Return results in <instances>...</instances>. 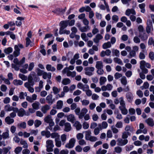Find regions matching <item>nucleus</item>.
<instances>
[{
	"instance_id": "obj_1",
	"label": "nucleus",
	"mask_w": 154,
	"mask_h": 154,
	"mask_svg": "<svg viewBox=\"0 0 154 154\" xmlns=\"http://www.w3.org/2000/svg\"><path fill=\"white\" fill-rule=\"evenodd\" d=\"M34 83L32 79H29L28 82L24 84L25 87L28 89L29 91L31 93H33L34 91V89L33 88Z\"/></svg>"
},
{
	"instance_id": "obj_2",
	"label": "nucleus",
	"mask_w": 154,
	"mask_h": 154,
	"mask_svg": "<svg viewBox=\"0 0 154 154\" xmlns=\"http://www.w3.org/2000/svg\"><path fill=\"white\" fill-rule=\"evenodd\" d=\"M54 146L53 141L51 140H48L46 141V150L48 152L53 151Z\"/></svg>"
},
{
	"instance_id": "obj_3",
	"label": "nucleus",
	"mask_w": 154,
	"mask_h": 154,
	"mask_svg": "<svg viewBox=\"0 0 154 154\" xmlns=\"http://www.w3.org/2000/svg\"><path fill=\"white\" fill-rule=\"evenodd\" d=\"M94 68L93 67H87L84 68L85 74L89 76H91L93 74V72L94 70Z\"/></svg>"
},
{
	"instance_id": "obj_4",
	"label": "nucleus",
	"mask_w": 154,
	"mask_h": 154,
	"mask_svg": "<svg viewBox=\"0 0 154 154\" xmlns=\"http://www.w3.org/2000/svg\"><path fill=\"white\" fill-rule=\"evenodd\" d=\"M75 141L76 140L75 138H71L69 140V143H66L65 145V147L69 149L73 148L75 145Z\"/></svg>"
},
{
	"instance_id": "obj_5",
	"label": "nucleus",
	"mask_w": 154,
	"mask_h": 154,
	"mask_svg": "<svg viewBox=\"0 0 154 154\" xmlns=\"http://www.w3.org/2000/svg\"><path fill=\"white\" fill-rule=\"evenodd\" d=\"M44 121L45 122L49 123V126H53L54 123L51 118V116L50 115H48L44 119Z\"/></svg>"
},
{
	"instance_id": "obj_6",
	"label": "nucleus",
	"mask_w": 154,
	"mask_h": 154,
	"mask_svg": "<svg viewBox=\"0 0 154 154\" xmlns=\"http://www.w3.org/2000/svg\"><path fill=\"white\" fill-rule=\"evenodd\" d=\"M118 145L120 146H123L126 144L128 141L127 139H123L122 138H119L117 140Z\"/></svg>"
},
{
	"instance_id": "obj_7",
	"label": "nucleus",
	"mask_w": 154,
	"mask_h": 154,
	"mask_svg": "<svg viewBox=\"0 0 154 154\" xmlns=\"http://www.w3.org/2000/svg\"><path fill=\"white\" fill-rule=\"evenodd\" d=\"M139 37L140 38L141 41H146L148 38V35L145 32L139 33Z\"/></svg>"
},
{
	"instance_id": "obj_8",
	"label": "nucleus",
	"mask_w": 154,
	"mask_h": 154,
	"mask_svg": "<svg viewBox=\"0 0 154 154\" xmlns=\"http://www.w3.org/2000/svg\"><path fill=\"white\" fill-rule=\"evenodd\" d=\"M88 109L85 108L82 109L79 114V118L82 119L83 118L84 116H85L86 113L88 112Z\"/></svg>"
},
{
	"instance_id": "obj_9",
	"label": "nucleus",
	"mask_w": 154,
	"mask_h": 154,
	"mask_svg": "<svg viewBox=\"0 0 154 154\" xmlns=\"http://www.w3.org/2000/svg\"><path fill=\"white\" fill-rule=\"evenodd\" d=\"M111 52L109 49H107L105 51H102L100 54L101 57H103L105 55L109 56L110 55Z\"/></svg>"
},
{
	"instance_id": "obj_10",
	"label": "nucleus",
	"mask_w": 154,
	"mask_h": 154,
	"mask_svg": "<svg viewBox=\"0 0 154 154\" xmlns=\"http://www.w3.org/2000/svg\"><path fill=\"white\" fill-rule=\"evenodd\" d=\"M14 51L13 52V55L15 57H16L18 56L20 54V49L18 47V46L17 45H16L14 46Z\"/></svg>"
},
{
	"instance_id": "obj_11",
	"label": "nucleus",
	"mask_w": 154,
	"mask_h": 154,
	"mask_svg": "<svg viewBox=\"0 0 154 154\" xmlns=\"http://www.w3.org/2000/svg\"><path fill=\"white\" fill-rule=\"evenodd\" d=\"M24 114L27 116L29 115V113L26 114L25 111L23 108L20 109L17 113L18 116L20 117H23Z\"/></svg>"
},
{
	"instance_id": "obj_12",
	"label": "nucleus",
	"mask_w": 154,
	"mask_h": 154,
	"mask_svg": "<svg viewBox=\"0 0 154 154\" xmlns=\"http://www.w3.org/2000/svg\"><path fill=\"white\" fill-rule=\"evenodd\" d=\"M136 15V13L135 11L133 9H128L125 11V14L127 16H129L130 14Z\"/></svg>"
},
{
	"instance_id": "obj_13",
	"label": "nucleus",
	"mask_w": 154,
	"mask_h": 154,
	"mask_svg": "<svg viewBox=\"0 0 154 154\" xmlns=\"http://www.w3.org/2000/svg\"><path fill=\"white\" fill-rule=\"evenodd\" d=\"M145 122L150 126L152 127L154 125V121L151 118H148L145 120Z\"/></svg>"
},
{
	"instance_id": "obj_14",
	"label": "nucleus",
	"mask_w": 154,
	"mask_h": 154,
	"mask_svg": "<svg viewBox=\"0 0 154 154\" xmlns=\"http://www.w3.org/2000/svg\"><path fill=\"white\" fill-rule=\"evenodd\" d=\"M103 38V36L100 34H97L95 36V37L93 39V41L94 42L96 43H98L100 40L102 39Z\"/></svg>"
},
{
	"instance_id": "obj_15",
	"label": "nucleus",
	"mask_w": 154,
	"mask_h": 154,
	"mask_svg": "<svg viewBox=\"0 0 154 154\" xmlns=\"http://www.w3.org/2000/svg\"><path fill=\"white\" fill-rule=\"evenodd\" d=\"M66 118L68 121L72 123H74L75 120L74 116L72 114H70L67 116Z\"/></svg>"
},
{
	"instance_id": "obj_16",
	"label": "nucleus",
	"mask_w": 154,
	"mask_h": 154,
	"mask_svg": "<svg viewBox=\"0 0 154 154\" xmlns=\"http://www.w3.org/2000/svg\"><path fill=\"white\" fill-rule=\"evenodd\" d=\"M69 20H63L60 22V27L63 29L65 28L68 24Z\"/></svg>"
},
{
	"instance_id": "obj_17",
	"label": "nucleus",
	"mask_w": 154,
	"mask_h": 154,
	"mask_svg": "<svg viewBox=\"0 0 154 154\" xmlns=\"http://www.w3.org/2000/svg\"><path fill=\"white\" fill-rule=\"evenodd\" d=\"M6 123L8 125H11L14 122V120L13 119H11L10 117L7 116L5 119Z\"/></svg>"
},
{
	"instance_id": "obj_18",
	"label": "nucleus",
	"mask_w": 154,
	"mask_h": 154,
	"mask_svg": "<svg viewBox=\"0 0 154 154\" xmlns=\"http://www.w3.org/2000/svg\"><path fill=\"white\" fill-rule=\"evenodd\" d=\"M98 126V127L95 128L94 130V134L96 135H98L100 133V131L102 130L101 125L99 124Z\"/></svg>"
},
{
	"instance_id": "obj_19",
	"label": "nucleus",
	"mask_w": 154,
	"mask_h": 154,
	"mask_svg": "<svg viewBox=\"0 0 154 154\" xmlns=\"http://www.w3.org/2000/svg\"><path fill=\"white\" fill-rule=\"evenodd\" d=\"M50 109V106L48 105H46L42 106L41 108V111L44 113H45L47 112Z\"/></svg>"
},
{
	"instance_id": "obj_20",
	"label": "nucleus",
	"mask_w": 154,
	"mask_h": 154,
	"mask_svg": "<svg viewBox=\"0 0 154 154\" xmlns=\"http://www.w3.org/2000/svg\"><path fill=\"white\" fill-rule=\"evenodd\" d=\"M9 131L7 129L5 132H3L2 134L3 139L4 140L7 139L9 137Z\"/></svg>"
},
{
	"instance_id": "obj_21",
	"label": "nucleus",
	"mask_w": 154,
	"mask_h": 154,
	"mask_svg": "<svg viewBox=\"0 0 154 154\" xmlns=\"http://www.w3.org/2000/svg\"><path fill=\"white\" fill-rule=\"evenodd\" d=\"M90 27L89 26H86L81 27L79 29V30L82 32H87V31L90 30Z\"/></svg>"
},
{
	"instance_id": "obj_22",
	"label": "nucleus",
	"mask_w": 154,
	"mask_h": 154,
	"mask_svg": "<svg viewBox=\"0 0 154 154\" xmlns=\"http://www.w3.org/2000/svg\"><path fill=\"white\" fill-rule=\"evenodd\" d=\"M64 131L66 132L69 131L71 129V125L70 123L66 122L65 124Z\"/></svg>"
},
{
	"instance_id": "obj_23",
	"label": "nucleus",
	"mask_w": 154,
	"mask_h": 154,
	"mask_svg": "<svg viewBox=\"0 0 154 154\" xmlns=\"http://www.w3.org/2000/svg\"><path fill=\"white\" fill-rule=\"evenodd\" d=\"M61 83L64 85H68L70 84L71 80L69 78H64L62 80Z\"/></svg>"
},
{
	"instance_id": "obj_24",
	"label": "nucleus",
	"mask_w": 154,
	"mask_h": 154,
	"mask_svg": "<svg viewBox=\"0 0 154 154\" xmlns=\"http://www.w3.org/2000/svg\"><path fill=\"white\" fill-rule=\"evenodd\" d=\"M46 69L47 71L51 72H54L56 70V68L54 66H52L51 65L47 64L46 66Z\"/></svg>"
},
{
	"instance_id": "obj_25",
	"label": "nucleus",
	"mask_w": 154,
	"mask_h": 154,
	"mask_svg": "<svg viewBox=\"0 0 154 154\" xmlns=\"http://www.w3.org/2000/svg\"><path fill=\"white\" fill-rule=\"evenodd\" d=\"M11 149V147L10 146L3 148L2 149V151L3 153V154H7L8 152H9V153H10V150Z\"/></svg>"
},
{
	"instance_id": "obj_26",
	"label": "nucleus",
	"mask_w": 154,
	"mask_h": 154,
	"mask_svg": "<svg viewBox=\"0 0 154 154\" xmlns=\"http://www.w3.org/2000/svg\"><path fill=\"white\" fill-rule=\"evenodd\" d=\"M51 73L50 72L47 73L46 72H45L42 75V77L44 79H46L47 78L50 79L51 77Z\"/></svg>"
},
{
	"instance_id": "obj_27",
	"label": "nucleus",
	"mask_w": 154,
	"mask_h": 154,
	"mask_svg": "<svg viewBox=\"0 0 154 154\" xmlns=\"http://www.w3.org/2000/svg\"><path fill=\"white\" fill-rule=\"evenodd\" d=\"M95 67L97 69H101L103 68V65L101 61H97L96 62Z\"/></svg>"
},
{
	"instance_id": "obj_28",
	"label": "nucleus",
	"mask_w": 154,
	"mask_h": 154,
	"mask_svg": "<svg viewBox=\"0 0 154 154\" xmlns=\"http://www.w3.org/2000/svg\"><path fill=\"white\" fill-rule=\"evenodd\" d=\"M107 79L106 77L102 76L100 78V85H103L105 84L106 82Z\"/></svg>"
},
{
	"instance_id": "obj_29",
	"label": "nucleus",
	"mask_w": 154,
	"mask_h": 154,
	"mask_svg": "<svg viewBox=\"0 0 154 154\" xmlns=\"http://www.w3.org/2000/svg\"><path fill=\"white\" fill-rule=\"evenodd\" d=\"M131 135L130 132H129L124 131L122 133V138L123 139H126L128 136H130Z\"/></svg>"
},
{
	"instance_id": "obj_30",
	"label": "nucleus",
	"mask_w": 154,
	"mask_h": 154,
	"mask_svg": "<svg viewBox=\"0 0 154 154\" xmlns=\"http://www.w3.org/2000/svg\"><path fill=\"white\" fill-rule=\"evenodd\" d=\"M69 91V89L67 86H65L63 87V91L61 92V96H64L65 93H67Z\"/></svg>"
},
{
	"instance_id": "obj_31",
	"label": "nucleus",
	"mask_w": 154,
	"mask_h": 154,
	"mask_svg": "<svg viewBox=\"0 0 154 154\" xmlns=\"http://www.w3.org/2000/svg\"><path fill=\"white\" fill-rule=\"evenodd\" d=\"M74 126L75 127L76 129L77 130H80L82 127L81 124L78 121H76L75 122L74 124Z\"/></svg>"
},
{
	"instance_id": "obj_32",
	"label": "nucleus",
	"mask_w": 154,
	"mask_h": 154,
	"mask_svg": "<svg viewBox=\"0 0 154 154\" xmlns=\"http://www.w3.org/2000/svg\"><path fill=\"white\" fill-rule=\"evenodd\" d=\"M63 105V102L61 100H59L57 102V109H60L62 108Z\"/></svg>"
},
{
	"instance_id": "obj_33",
	"label": "nucleus",
	"mask_w": 154,
	"mask_h": 154,
	"mask_svg": "<svg viewBox=\"0 0 154 154\" xmlns=\"http://www.w3.org/2000/svg\"><path fill=\"white\" fill-rule=\"evenodd\" d=\"M42 136H45L47 138H49L51 136V133L48 131H43L41 132Z\"/></svg>"
},
{
	"instance_id": "obj_34",
	"label": "nucleus",
	"mask_w": 154,
	"mask_h": 154,
	"mask_svg": "<svg viewBox=\"0 0 154 154\" xmlns=\"http://www.w3.org/2000/svg\"><path fill=\"white\" fill-rule=\"evenodd\" d=\"M76 72L75 71L71 72L69 70V71L68 72L67 74H66V75L67 76H71L72 78L75 77L76 76Z\"/></svg>"
},
{
	"instance_id": "obj_35",
	"label": "nucleus",
	"mask_w": 154,
	"mask_h": 154,
	"mask_svg": "<svg viewBox=\"0 0 154 154\" xmlns=\"http://www.w3.org/2000/svg\"><path fill=\"white\" fill-rule=\"evenodd\" d=\"M103 48L104 49H106L108 48H110L111 47V43L110 42H108L106 43H105L103 45Z\"/></svg>"
},
{
	"instance_id": "obj_36",
	"label": "nucleus",
	"mask_w": 154,
	"mask_h": 154,
	"mask_svg": "<svg viewBox=\"0 0 154 154\" xmlns=\"http://www.w3.org/2000/svg\"><path fill=\"white\" fill-rule=\"evenodd\" d=\"M14 84L16 85H20L23 84V82L20 80H14L13 82Z\"/></svg>"
},
{
	"instance_id": "obj_37",
	"label": "nucleus",
	"mask_w": 154,
	"mask_h": 154,
	"mask_svg": "<svg viewBox=\"0 0 154 154\" xmlns=\"http://www.w3.org/2000/svg\"><path fill=\"white\" fill-rule=\"evenodd\" d=\"M125 130L126 132L129 131L131 132H133V127L131 126L127 125H126L125 128Z\"/></svg>"
},
{
	"instance_id": "obj_38",
	"label": "nucleus",
	"mask_w": 154,
	"mask_h": 154,
	"mask_svg": "<svg viewBox=\"0 0 154 154\" xmlns=\"http://www.w3.org/2000/svg\"><path fill=\"white\" fill-rule=\"evenodd\" d=\"M13 48L11 47H9L4 50V52L6 54H9L12 52L13 51Z\"/></svg>"
},
{
	"instance_id": "obj_39",
	"label": "nucleus",
	"mask_w": 154,
	"mask_h": 154,
	"mask_svg": "<svg viewBox=\"0 0 154 154\" xmlns=\"http://www.w3.org/2000/svg\"><path fill=\"white\" fill-rule=\"evenodd\" d=\"M113 60L114 62L116 63H117L121 65H123V63L122 60L121 59L118 57H116L114 58L113 59Z\"/></svg>"
},
{
	"instance_id": "obj_40",
	"label": "nucleus",
	"mask_w": 154,
	"mask_h": 154,
	"mask_svg": "<svg viewBox=\"0 0 154 154\" xmlns=\"http://www.w3.org/2000/svg\"><path fill=\"white\" fill-rule=\"evenodd\" d=\"M139 7L141 10V12L142 13H144L145 12V4L143 3L140 4L139 5Z\"/></svg>"
},
{
	"instance_id": "obj_41",
	"label": "nucleus",
	"mask_w": 154,
	"mask_h": 154,
	"mask_svg": "<svg viewBox=\"0 0 154 154\" xmlns=\"http://www.w3.org/2000/svg\"><path fill=\"white\" fill-rule=\"evenodd\" d=\"M146 54L147 52L145 53L143 51H142L139 54V57L140 59L141 60L144 59L145 58V54L146 55Z\"/></svg>"
},
{
	"instance_id": "obj_42",
	"label": "nucleus",
	"mask_w": 154,
	"mask_h": 154,
	"mask_svg": "<svg viewBox=\"0 0 154 154\" xmlns=\"http://www.w3.org/2000/svg\"><path fill=\"white\" fill-rule=\"evenodd\" d=\"M46 100L47 103L50 104H51L54 101V99H52V97H46Z\"/></svg>"
},
{
	"instance_id": "obj_43",
	"label": "nucleus",
	"mask_w": 154,
	"mask_h": 154,
	"mask_svg": "<svg viewBox=\"0 0 154 154\" xmlns=\"http://www.w3.org/2000/svg\"><path fill=\"white\" fill-rule=\"evenodd\" d=\"M17 126L23 129H25L26 128V123L25 122H23L19 123L18 124Z\"/></svg>"
},
{
	"instance_id": "obj_44",
	"label": "nucleus",
	"mask_w": 154,
	"mask_h": 154,
	"mask_svg": "<svg viewBox=\"0 0 154 154\" xmlns=\"http://www.w3.org/2000/svg\"><path fill=\"white\" fill-rule=\"evenodd\" d=\"M5 109L6 111H11L13 110V107L10 106L9 104H7L5 106Z\"/></svg>"
},
{
	"instance_id": "obj_45",
	"label": "nucleus",
	"mask_w": 154,
	"mask_h": 154,
	"mask_svg": "<svg viewBox=\"0 0 154 154\" xmlns=\"http://www.w3.org/2000/svg\"><path fill=\"white\" fill-rule=\"evenodd\" d=\"M85 138L87 140H88V139L91 136V132L90 131H85Z\"/></svg>"
},
{
	"instance_id": "obj_46",
	"label": "nucleus",
	"mask_w": 154,
	"mask_h": 154,
	"mask_svg": "<svg viewBox=\"0 0 154 154\" xmlns=\"http://www.w3.org/2000/svg\"><path fill=\"white\" fill-rule=\"evenodd\" d=\"M40 104L38 102H35L32 104L33 108L35 110H37L39 108Z\"/></svg>"
},
{
	"instance_id": "obj_47",
	"label": "nucleus",
	"mask_w": 154,
	"mask_h": 154,
	"mask_svg": "<svg viewBox=\"0 0 154 154\" xmlns=\"http://www.w3.org/2000/svg\"><path fill=\"white\" fill-rule=\"evenodd\" d=\"M20 143L21 145H23V148H26L28 147V145L26 141L21 140L20 141Z\"/></svg>"
},
{
	"instance_id": "obj_48",
	"label": "nucleus",
	"mask_w": 154,
	"mask_h": 154,
	"mask_svg": "<svg viewBox=\"0 0 154 154\" xmlns=\"http://www.w3.org/2000/svg\"><path fill=\"white\" fill-rule=\"evenodd\" d=\"M140 48L142 49V51L145 53H146L147 51L146 49V46L144 43H141L140 44Z\"/></svg>"
},
{
	"instance_id": "obj_49",
	"label": "nucleus",
	"mask_w": 154,
	"mask_h": 154,
	"mask_svg": "<svg viewBox=\"0 0 154 154\" xmlns=\"http://www.w3.org/2000/svg\"><path fill=\"white\" fill-rule=\"evenodd\" d=\"M104 62L108 64H111L112 62V60L111 58H104L103 59Z\"/></svg>"
},
{
	"instance_id": "obj_50",
	"label": "nucleus",
	"mask_w": 154,
	"mask_h": 154,
	"mask_svg": "<svg viewBox=\"0 0 154 154\" xmlns=\"http://www.w3.org/2000/svg\"><path fill=\"white\" fill-rule=\"evenodd\" d=\"M112 53L113 55H115L116 57H119L120 55L119 51L117 49H113L112 50Z\"/></svg>"
},
{
	"instance_id": "obj_51",
	"label": "nucleus",
	"mask_w": 154,
	"mask_h": 154,
	"mask_svg": "<svg viewBox=\"0 0 154 154\" xmlns=\"http://www.w3.org/2000/svg\"><path fill=\"white\" fill-rule=\"evenodd\" d=\"M55 145L56 146L60 147L61 146V142L59 139H55Z\"/></svg>"
},
{
	"instance_id": "obj_52",
	"label": "nucleus",
	"mask_w": 154,
	"mask_h": 154,
	"mask_svg": "<svg viewBox=\"0 0 154 154\" xmlns=\"http://www.w3.org/2000/svg\"><path fill=\"white\" fill-rule=\"evenodd\" d=\"M51 137L53 138H55V139H58L59 138L60 136L57 133H53L51 134Z\"/></svg>"
},
{
	"instance_id": "obj_53",
	"label": "nucleus",
	"mask_w": 154,
	"mask_h": 154,
	"mask_svg": "<svg viewBox=\"0 0 154 154\" xmlns=\"http://www.w3.org/2000/svg\"><path fill=\"white\" fill-rule=\"evenodd\" d=\"M52 90L54 93L56 94L60 92L61 89L60 88H58L57 87L54 86L53 87Z\"/></svg>"
},
{
	"instance_id": "obj_54",
	"label": "nucleus",
	"mask_w": 154,
	"mask_h": 154,
	"mask_svg": "<svg viewBox=\"0 0 154 154\" xmlns=\"http://www.w3.org/2000/svg\"><path fill=\"white\" fill-rule=\"evenodd\" d=\"M22 149V147L18 146L15 148L14 150V152L16 154H19Z\"/></svg>"
},
{
	"instance_id": "obj_55",
	"label": "nucleus",
	"mask_w": 154,
	"mask_h": 154,
	"mask_svg": "<svg viewBox=\"0 0 154 154\" xmlns=\"http://www.w3.org/2000/svg\"><path fill=\"white\" fill-rule=\"evenodd\" d=\"M120 103L121 105L119 106V108H122L123 107L124 108L125 107V104L124 101L122 100V98L121 97L120 98Z\"/></svg>"
},
{
	"instance_id": "obj_56",
	"label": "nucleus",
	"mask_w": 154,
	"mask_h": 154,
	"mask_svg": "<svg viewBox=\"0 0 154 154\" xmlns=\"http://www.w3.org/2000/svg\"><path fill=\"white\" fill-rule=\"evenodd\" d=\"M52 126H50L48 127V129L52 131H56L59 128V126L58 125L55 126L53 128H52Z\"/></svg>"
},
{
	"instance_id": "obj_57",
	"label": "nucleus",
	"mask_w": 154,
	"mask_h": 154,
	"mask_svg": "<svg viewBox=\"0 0 154 154\" xmlns=\"http://www.w3.org/2000/svg\"><path fill=\"white\" fill-rule=\"evenodd\" d=\"M112 19L113 21L112 22V23H116L119 20V17L118 16L116 15H113L112 17Z\"/></svg>"
},
{
	"instance_id": "obj_58",
	"label": "nucleus",
	"mask_w": 154,
	"mask_h": 154,
	"mask_svg": "<svg viewBox=\"0 0 154 154\" xmlns=\"http://www.w3.org/2000/svg\"><path fill=\"white\" fill-rule=\"evenodd\" d=\"M61 139L63 145L66 140V136L65 134H63L61 136Z\"/></svg>"
},
{
	"instance_id": "obj_59",
	"label": "nucleus",
	"mask_w": 154,
	"mask_h": 154,
	"mask_svg": "<svg viewBox=\"0 0 154 154\" xmlns=\"http://www.w3.org/2000/svg\"><path fill=\"white\" fill-rule=\"evenodd\" d=\"M107 152V151L105 149L102 150L101 149H99L97 152V154H105Z\"/></svg>"
},
{
	"instance_id": "obj_60",
	"label": "nucleus",
	"mask_w": 154,
	"mask_h": 154,
	"mask_svg": "<svg viewBox=\"0 0 154 154\" xmlns=\"http://www.w3.org/2000/svg\"><path fill=\"white\" fill-rule=\"evenodd\" d=\"M121 82L122 84L125 85L127 84V80L126 77L125 76L123 77L121 79Z\"/></svg>"
},
{
	"instance_id": "obj_61",
	"label": "nucleus",
	"mask_w": 154,
	"mask_h": 154,
	"mask_svg": "<svg viewBox=\"0 0 154 154\" xmlns=\"http://www.w3.org/2000/svg\"><path fill=\"white\" fill-rule=\"evenodd\" d=\"M111 130L113 134H117L119 132V130L116 127H115L114 125L112 126L111 127Z\"/></svg>"
},
{
	"instance_id": "obj_62",
	"label": "nucleus",
	"mask_w": 154,
	"mask_h": 154,
	"mask_svg": "<svg viewBox=\"0 0 154 154\" xmlns=\"http://www.w3.org/2000/svg\"><path fill=\"white\" fill-rule=\"evenodd\" d=\"M41 124V122L38 120H36L34 122V125L36 128L38 127Z\"/></svg>"
},
{
	"instance_id": "obj_63",
	"label": "nucleus",
	"mask_w": 154,
	"mask_h": 154,
	"mask_svg": "<svg viewBox=\"0 0 154 154\" xmlns=\"http://www.w3.org/2000/svg\"><path fill=\"white\" fill-rule=\"evenodd\" d=\"M36 99V97H26V99L30 102H32Z\"/></svg>"
},
{
	"instance_id": "obj_64",
	"label": "nucleus",
	"mask_w": 154,
	"mask_h": 154,
	"mask_svg": "<svg viewBox=\"0 0 154 154\" xmlns=\"http://www.w3.org/2000/svg\"><path fill=\"white\" fill-rule=\"evenodd\" d=\"M148 44L149 45H153L154 46V41L152 38L151 37L149 38L148 42Z\"/></svg>"
}]
</instances>
